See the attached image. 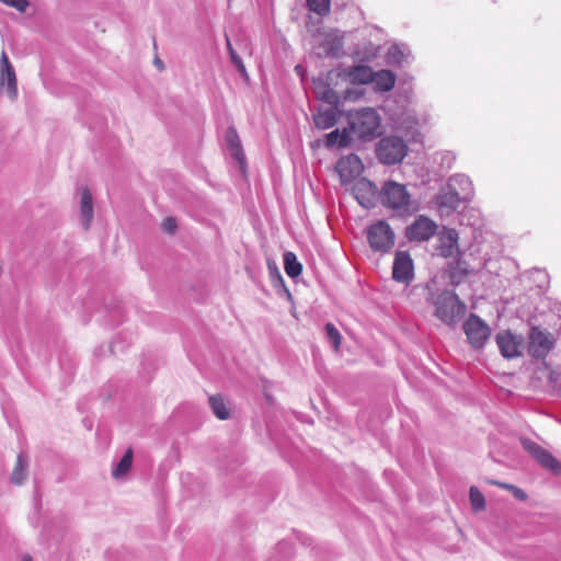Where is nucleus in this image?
<instances>
[{
	"instance_id": "f257e3e1",
	"label": "nucleus",
	"mask_w": 561,
	"mask_h": 561,
	"mask_svg": "<svg viewBox=\"0 0 561 561\" xmlns=\"http://www.w3.org/2000/svg\"><path fill=\"white\" fill-rule=\"evenodd\" d=\"M434 314L445 324L454 325L466 313L467 307L459 297L449 290L443 291L435 300Z\"/></svg>"
},
{
	"instance_id": "f03ea898",
	"label": "nucleus",
	"mask_w": 561,
	"mask_h": 561,
	"mask_svg": "<svg viewBox=\"0 0 561 561\" xmlns=\"http://www.w3.org/2000/svg\"><path fill=\"white\" fill-rule=\"evenodd\" d=\"M350 131L358 138H373L377 135L380 119L373 108H363L348 115Z\"/></svg>"
},
{
	"instance_id": "7ed1b4c3",
	"label": "nucleus",
	"mask_w": 561,
	"mask_h": 561,
	"mask_svg": "<svg viewBox=\"0 0 561 561\" xmlns=\"http://www.w3.org/2000/svg\"><path fill=\"white\" fill-rule=\"evenodd\" d=\"M367 239L370 248L378 252H388L394 245V232L385 221L379 220L367 229Z\"/></svg>"
},
{
	"instance_id": "20e7f679",
	"label": "nucleus",
	"mask_w": 561,
	"mask_h": 561,
	"mask_svg": "<svg viewBox=\"0 0 561 561\" xmlns=\"http://www.w3.org/2000/svg\"><path fill=\"white\" fill-rule=\"evenodd\" d=\"M408 147L399 137H386L380 140L377 148V156L383 164H396L407 156Z\"/></svg>"
},
{
	"instance_id": "39448f33",
	"label": "nucleus",
	"mask_w": 561,
	"mask_h": 561,
	"mask_svg": "<svg viewBox=\"0 0 561 561\" xmlns=\"http://www.w3.org/2000/svg\"><path fill=\"white\" fill-rule=\"evenodd\" d=\"M438 230V225L427 216L419 215L405 227L404 236L410 242L422 243L431 240Z\"/></svg>"
},
{
	"instance_id": "423d86ee",
	"label": "nucleus",
	"mask_w": 561,
	"mask_h": 561,
	"mask_svg": "<svg viewBox=\"0 0 561 561\" xmlns=\"http://www.w3.org/2000/svg\"><path fill=\"white\" fill-rule=\"evenodd\" d=\"M528 337V353L535 358H545L556 343V339L550 332L540 330L537 327L531 328Z\"/></svg>"
},
{
	"instance_id": "0eeeda50",
	"label": "nucleus",
	"mask_w": 561,
	"mask_h": 561,
	"mask_svg": "<svg viewBox=\"0 0 561 561\" xmlns=\"http://www.w3.org/2000/svg\"><path fill=\"white\" fill-rule=\"evenodd\" d=\"M520 443L542 468L557 476L561 474V462L550 451L528 438H522Z\"/></svg>"
},
{
	"instance_id": "6e6552de",
	"label": "nucleus",
	"mask_w": 561,
	"mask_h": 561,
	"mask_svg": "<svg viewBox=\"0 0 561 561\" xmlns=\"http://www.w3.org/2000/svg\"><path fill=\"white\" fill-rule=\"evenodd\" d=\"M463 330L470 344L476 348L482 347L491 333L489 325L476 314H470L465 321Z\"/></svg>"
},
{
	"instance_id": "1a4fd4ad",
	"label": "nucleus",
	"mask_w": 561,
	"mask_h": 561,
	"mask_svg": "<svg viewBox=\"0 0 561 561\" xmlns=\"http://www.w3.org/2000/svg\"><path fill=\"white\" fill-rule=\"evenodd\" d=\"M410 194L407 187L396 182H388L382 188V203L392 209L403 208L409 204Z\"/></svg>"
},
{
	"instance_id": "9d476101",
	"label": "nucleus",
	"mask_w": 561,
	"mask_h": 561,
	"mask_svg": "<svg viewBox=\"0 0 561 561\" xmlns=\"http://www.w3.org/2000/svg\"><path fill=\"white\" fill-rule=\"evenodd\" d=\"M496 344L505 358H514L522 355L524 339L511 331H503L496 335Z\"/></svg>"
},
{
	"instance_id": "9b49d317",
	"label": "nucleus",
	"mask_w": 561,
	"mask_h": 561,
	"mask_svg": "<svg viewBox=\"0 0 561 561\" xmlns=\"http://www.w3.org/2000/svg\"><path fill=\"white\" fill-rule=\"evenodd\" d=\"M413 261L408 252L399 251L396 254L392 267V277L394 280L410 284L414 277Z\"/></svg>"
},
{
	"instance_id": "f8f14e48",
	"label": "nucleus",
	"mask_w": 561,
	"mask_h": 561,
	"mask_svg": "<svg viewBox=\"0 0 561 561\" xmlns=\"http://www.w3.org/2000/svg\"><path fill=\"white\" fill-rule=\"evenodd\" d=\"M5 85V92L10 99H15L18 95V81L13 66L4 50L0 57V87Z\"/></svg>"
},
{
	"instance_id": "ddd939ff",
	"label": "nucleus",
	"mask_w": 561,
	"mask_h": 561,
	"mask_svg": "<svg viewBox=\"0 0 561 561\" xmlns=\"http://www.w3.org/2000/svg\"><path fill=\"white\" fill-rule=\"evenodd\" d=\"M336 171L342 183L353 181L363 171V163L356 154L342 157L336 163Z\"/></svg>"
},
{
	"instance_id": "4468645a",
	"label": "nucleus",
	"mask_w": 561,
	"mask_h": 561,
	"mask_svg": "<svg viewBox=\"0 0 561 561\" xmlns=\"http://www.w3.org/2000/svg\"><path fill=\"white\" fill-rule=\"evenodd\" d=\"M353 195L365 208H371L376 203L377 186L365 178L358 179L353 185Z\"/></svg>"
},
{
	"instance_id": "2eb2a0df",
	"label": "nucleus",
	"mask_w": 561,
	"mask_h": 561,
	"mask_svg": "<svg viewBox=\"0 0 561 561\" xmlns=\"http://www.w3.org/2000/svg\"><path fill=\"white\" fill-rule=\"evenodd\" d=\"M437 250L444 257H453L459 253L458 233L455 229L444 230L439 237Z\"/></svg>"
},
{
	"instance_id": "dca6fc26",
	"label": "nucleus",
	"mask_w": 561,
	"mask_h": 561,
	"mask_svg": "<svg viewBox=\"0 0 561 561\" xmlns=\"http://www.w3.org/2000/svg\"><path fill=\"white\" fill-rule=\"evenodd\" d=\"M227 148L231 157L239 163L240 172H245L242 146L234 128H229L225 136Z\"/></svg>"
},
{
	"instance_id": "f3484780",
	"label": "nucleus",
	"mask_w": 561,
	"mask_h": 561,
	"mask_svg": "<svg viewBox=\"0 0 561 561\" xmlns=\"http://www.w3.org/2000/svg\"><path fill=\"white\" fill-rule=\"evenodd\" d=\"M436 204L442 214H449L460 206L461 197L456 191L447 188L436 196Z\"/></svg>"
},
{
	"instance_id": "a211bd4d",
	"label": "nucleus",
	"mask_w": 561,
	"mask_h": 561,
	"mask_svg": "<svg viewBox=\"0 0 561 561\" xmlns=\"http://www.w3.org/2000/svg\"><path fill=\"white\" fill-rule=\"evenodd\" d=\"M343 76L352 83L367 84L373 82L374 71L368 66L358 65L344 70Z\"/></svg>"
},
{
	"instance_id": "6ab92c4d",
	"label": "nucleus",
	"mask_w": 561,
	"mask_h": 561,
	"mask_svg": "<svg viewBox=\"0 0 561 561\" xmlns=\"http://www.w3.org/2000/svg\"><path fill=\"white\" fill-rule=\"evenodd\" d=\"M80 215L82 225L88 230L93 220V198L88 187L81 188Z\"/></svg>"
},
{
	"instance_id": "aec40b11",
	"label": "nucleus",
	"mask_w": 561,
	"mask_h": 561,
	"mask_svg": "<svg viewBox=\"0 0 561 561\" xmlns=\"http://www.w3.org/2000/svg\"><path fill=\"white\" fill-rule=\"evenodd\" d=\"M373 82L377 90L387 92L393 89L396 84V75L391 70L383 69L378 72H374Z\"/></svg>"
},
{
	"instance_id": "412c9836",
	"label": "nucleus",
	"mask_w": 561,
	"mask_h": 561,
	"mask_svg": "<svg viewBox=\"0 0 561 561\" xmlns=\"http://www.w3.org/2000/svg\"><path fill=\"white\" fill-rule=\"evenodd\" d=\"M313 122L317 128L328 129L336 123V108L330 107L325 110H319L313 116Z\"/></svg>"
},
{
	"instance_id": "4be33fe9",
	"label": "nucleus",
	"mask_w": 561,
	"mask_h": 561,
	"mask_svg": "<svg viewBox=\"0 0 561 561\" xmlns=\"http://www.w3.org/2000/svg\"><path fill=\"white\" fill-rule=\"evenodd\" d=\"M208 401L211 411L217 419L228 420L230 417V409L220 394L210 396Z\"/></svg>"
},
{
	"instance_id": "5701e85b",
	"label": "nucleus",
	"mask_w": 561,
	"mask_h": 561,
	"mask_svg": "<svg viewBox=\"0 0 561 561\" xmlns=\"http://www.w3.org/2000/svg\"><path fill=\"white\" fill-rule=\"evenodd\" d=\"M28 462L27 459L19 455L16 458L15 466L11 473V481L16 485H21L27 477Z\"/></svg>"
},
{
	"instance_id": "b1692460",
	"label": "nucleus",
	"mask_w": 561,
	"mask_h": 561,
	"mask_svg": "<svg viewBox=\"0 0 561 561\" xmlns=\"http://www.w3.org/2000/svg\"><path fill=\"white\" fill-rule=\"evenodd\" d=\"M284 270L286 274L291 278H295L301 274L302 265L300 262H298L295 253L286 252L284 254Z\"/></svg>"
},
{
	"instance_id": "393cba45",
	"label": "nucleus",
	"mask_w": 561,
	"mask_h": 561,
	"mask_svg": "<svg viewBox=\"0 0 561 561\" xmlns=\"http://www.w3.org/2000/svg\"><path fill=\"white\" fill-rule=\"evenodd\" d=\"M351 136L347 129H344L343 133H340L339 129H335L325 135V144L328 147H333L337 145L343 148L346 147L350 142Z\"/></svg>"
},
{
	"instance_id": "a878e982",
	"label": "nucleus",
	"mask_w": 561,
	"mask_h": 561,
	"mask_svg": "<svg viewBox=\"0 0 561 561\" xmlns=\"http://www.w3.org/2000/svg\"><path fill=\"white\" fill-rule=\"evenodd\" d=\"M131 465H133V450H131V448H128L125 451L122 459L119 460L115 470L113 471V477L121 478V477L125 476L130 470Z\"/></svg>"
},
{
	"instance_id": "bb28decb",
	"label": "nucleus",
	"mask_w": 561,
	"mask_h": 561,
	"mask_svg": "<svg viewBox=\"0 0 561 561\" xmlns=\"http://www.w3.org/2000/svg\"><path fill=\"white\" fill-rule=\"evenodd\" d=\"M471 273L469 265L466 261L458 259L455 266L450 268V277L455 282H460L462 277L468 276Z\"/></svg>"
},
{
	"instance_id": "cd10ccee",
	"label": "nucleus",
	"mask_w": 561,
	"mask_h": 561,
	"mask_svg": "<svg viewBox=\"0 0 561 561\" xmlns=\"http://www.w3.org/2000/svg\"><path fill=\"white\" fill-rule=\"evenodd\" d=\"M470 503L474 512L483 511L486 506L485 497L477 486H471L469 491Z\"/></svg>"
},
{
	"instance_id": "c85d7f7f",
	"label": "nucleus",
	"mask_w": 561,
	"mask_h": 561,
	"mask_svg": "<svg viewBox=\"0 0 561 561\" xmlns=\"http://www.w3.org/2000/svg\"><path fill=\"white\" fill-rule=\"evenodd\" d=\"M307 4L310 11L320 16L328 15L331 9V0H307Z\"/></svg>"
},
{
	"instance_id": "c756f323",
	"label": "nucleus",
	"mask_w": 561,
	"mask_h": 561,
	"mask_svg": "<svg viewBox=\"0 0 561 561\" xmlns=\"http://www.w3.org/2000/svg\"><path fill=\"white\" fill-rule=\"evenodd\" d=\"M318 96L320 100L329 103L330 105H333L334 107L340 102L339 94L329 87H322V91H318Z\"/></svg>"
},
{
	"instance_id": "7c9ffc66",
	"label": "nucleus",
	"mask_w": 561,
	"mask_h": 561,
	"mask_svg": "<svg viewBox=\"0 0 561 561\" xmlns=\"http://www.w3.org/2000/svg\"><path fill=\"white\" fill-rule=\"evenodd\" d=\"M325 331L329 340L332 342L335 350L341 345V334L332 323H327Z\"/></svg>"
},
{
	"instance_id": "2f4dec72",
	"label": "nucleus",
	"mask_w": 561,
	"mask_h": 561,
	"mask_svg": "<svg viewBox=\"0 0 561 561\" xmlns=\"http://www.w3.org/2000/svg\"><path fill=\"white\" fill-rule=\"evenodd\" d=\"M227 46H228V49H229V53H230V57H231V60L232 62L236 65V67L238 68V70L241 72V73H244L245 72V68H244V65H243V61L241 59V57H239L236 51L233 50L232 46H231V43L229 41V38L227 37Z\"/></svg>"
},
{
	"instance_id": "473e14b6",
	"label": "nucleus",
	"mask_w": 561,
	"mask_h": 561,
	"mask_svg": "<svg viewBox=\"0 0 561 561\" xmlns=\"http://www.w3.org/2000/svg\"><path fill=\"white\" fill-rule=\"evenodd\" d=\"M3 4L14 8L19 12H25L28 7L27 0H0Z\"/></svg>"
},
{
	"instance_id": "72a5a7b5",
	"label": "nucleus",
	"mask_w": 561,
	"mask_h": 561,
	"mask_svg": "<svg viewBox=\"0 0 561 561\" xmlns=\"http://www.w3.org/2000/svg\"><path fill=\"white\" fill-rule=\"evenodd\" d=\"M403 58V54L397 46H392L388 51L389 64H400Z\"/></svg>"
},
{
	"instance_id": "f704fd0d",
	"label": "nucleus",
	"mask_w": 561,
	"mask_h": 561,
	"mask_svg": "<svg viewBox=\"0 0 561 561\" xmlns=\"http://www.w3.org/2000/svg\"><path fill=\"white\" fill-rule=\"evenodd\" d=\"M162 228L168 233H173L176 229V220L174 218H165L162 222Z\"/></svg>"
},
{
	"instance_id": "c9c22d12",
	"label": "nucleus",
	"mask_w": 561,
	"mask_h": 561,
	"mask_svg": "<svg viewBox=\"0 0 561 561\" xmlns=\"http://www.w3.org/2000/svg\"><path fill=\"white\" fill-rule=\"evenodd\" d=\"M511 492L513 493V495L518 499L519 501H526L527 500V494L524 490L519 489L518 486L514 485L513 489L511 490Z\"/></svg>"
},
{
	"instance_id": "e433bc0d",
	"label": "nucleus",
	"mask_w": 561,
	"mask_h": 561,
	"mask_svg": "<svg viewBox=\"0 0 561 561\" xmlns=\"http://www.w3.org/2000/svg\"><path fill=\"white\" fill-rule=\"evenodd\" d=\"M492 484H495L502 489H505V490H508L511 491L513 489V484H510V483H503V482H499V481H491Z\"/></svg>"
},
{
	"instance_id": "4c0bfd02",
	"label": "nucleus",
	"mask_w": 561,
	"mask_h": 561,
	"mask_svg": "<svg viewBox=\"0 0 561 561\" xmlns=\"http://www.w3.org/2000/svg\"><path fill=\"white\" fill-rule=\"evenodd\" d=\"M154 65H156V67H157L160 71H162V70L164 69V65H163V62H162L159 58H156V60H154Z\"/></svg>"
},
{
	"instance_id": "58836bf2",
	"label": "nucleus",
	"mask_w": 561,
	"mask_h": 561,
	"mask_svg": "<svg viewBox=\"0 0 561 561\" xmlns=\"http://www.w3.org/2000/svg\"><path fill=\"white\" fill-rule=\"evenodd\" d=\"M22 561H33L32 557L30 556H25Z\"/></svg>"
}]
</instances>
